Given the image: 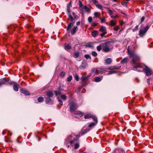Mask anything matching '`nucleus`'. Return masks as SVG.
Listing matches in <instances>:
<instances>
[{
  "label": "nucleus",
  "instance_id": "54",
  "mask_svg": "<svg viewBox=\"0 0 153 153\" xmlns=\"http://www.w3.org/2000/svg\"><path fill=\"white\" fill-rule=\"evenodd\" d=\"M138 26H139V25H137L136 27H135V28L134 29H133L132 30L133 32H134L138 28Z\"/></svg>",
  "mask_w": 153,
  "mask_h": 153
},
{
  "label": "nucleus",
  "instance_id": "12",
  "mask_svg": "<svg viewBox=\"0 0 153 153\" xmlns=\"http://www.w3.org/2000/svg\"><path fill=\"white\" fill-rule=\"evenodd\" d=\"M98 32L96 30H94L93 31L91 32V35L94 37H95L97 36L98 35Z\"/></svg>",
  "mask_w": 153,
  "mask_h": 153
},
{
  "label": "nucleus",
  "instance_id": "41",
  "mask_svg": "<svg viewBox=\"0 0 153 153\" xmlns=\"http://www.w3.org/2000/svg\"><path fill=\"white\" fill-rule=\"evenodd\" d=\"M84 57L86 59H91V58L90 56L88 54H85L84 55Z\"/></svg>",
  "mask_w": 153,
  "mask_h": 153
},
{
  "label": "nucleus",
  "instance_id": "17",
  "mask_svg": "<svg viewBox=\"0 0 153 153\" xmlns=\"http://www.w3.org/2000/svg\"><path fill=\"white\" fill-rule=\"evenodd\" d=\"M92 72L95 73V74H96L97 75L99 74L102 71L101 70H96L95 68L92 69Z\"/></svg>",
  "mask_w": 153,
  "mask_h": 153
},
{
  "label": "nucleus",
  "instance_id": "48",
  "mask_svg": "<svg viewBox=\"0 0 153 153\" xmlns=\"http://www.w3.org/2000/svg\"><path fill=\"white\" fill-rule=\"evenodd\" d=\"M116 72L115 71H109L108 74H111L114 73H116Z\"/></svg>",
  "mask_w": 153,
  "mask_h": 153
},
{
  "label": "nucleus",
  "instance_id": "38",
  "mask_svg": "<svg viewBox=\"0 0 153 153\" xmlns=\"http://www.w3.org/2000/svg\"><path fill=\"white\" fill-rule=\"evenodd\" d=\"M57 100L59 102V104L61 105H63V102L62 100L60 99L59 97L57 98Z\"/></svg>",
  "mask_w": 153,
  "mask_h": 153
},
{
  "label": "nucleus",
  "instance_id": "34",
  "mask_svg": "<svg viewBox=\"0 0 153 153\" xmlns=\"http://www.w3.org/2000/svg\"><path fill=\"white\" fill-rule=\"evenodd\" d=\"M106 9H108V12L109 15L110 16H111V15L113 13V11L112 10H111L109 8L107 7Z\"/></svg>",
  "mask_w": 153,
  "mask_h": 153
},
{
  "label": "nucleus",
  "instance_id": "59",
  "mask_svg": "<svg viewBox=\"0 0 153 153\" xmlns=\"http://www.w3.org/2000/svg\"><path fill=\"white\" fill-rule=\"evenodd\" d=\"M145 19V17L144 16H143L141 18V22L140 24H141L143 22Z\"/></svg>",
  "mask_w": 153,
  "mask_h": 153
},
{
  "label": "nucleus",
  "instance_id": "58",
  "mask_svg": "<svg viewBox=\"0 0 153 153\" xmlns=\"http://www.w3.org/2000/svg\"><path fill=\"white\" fill-rule=\"evenodd\" d=\"M72 14L73 16L75 17V18L77 19L78 18L77 16H76L75 13L74 12H73Z\"/></svg>",
  "mask_w": 153,
  "mask_h": 153
},
{
  "label": "nucleus",
  "instance_id": "4",
  "mask_svg": "<svg viewBox=\"0 0 153 153\" xmlns=\"http://www.w3.org/2000/svg\"><path fill=\"white\" fill-rule=\"evenodd\" d=\"M69 102L70 111L71 112H73L77 109L78 106L76 103L73 101L70 102V100H69Z\"/></svg>",
  "mask_w": 153,
  "mask_h": 153
},
{
  "label": "nucleus",
  "instance_id": "46",
  "mask_svg": "<svg viewBox=\"0 0 153 153\" xmlns=\"http://www.w3.org/2000/svg\"><path fill=\"white\" fill-rule=\"evenodd\" d=\"M94 18L95 19L96 17H98L99 13L98 12H95L94 13Z\"/></svg>",
  "mask_w": 153,
  "mask_h": 153
},
{
  "label": "nucleus",
  "instance_id": "56",
  "mask_svg": "<svg viewBox=\"0 0 153 153\" xmlns=\"http://www.w3.org/2000/svg\"><path fill=\"white\" fill-rule=\"evenodd\" d=\"M105 17H103L101 19V22L102 23H103L105 22Z\"/></svg>",
  "mask_w": 153,
  "mask_h": 153
},
{
  "label": "nucleus",
  "instance_id": "64",
  "mask_svg": "<svg viewBox=\"0 0 153 153\" xmlns=\"http://www.w3.org/2000/svg\"><path fill=\"white\" fill-rule=\"evenodd\" d=\"M81 88H79L78 89V90H79V91H75L76 92V93H78V92H79L81 90Z\"/></svg>",
  "mask_w": 153,
  "mask_h": 153
},
{
  "label": "nucleus",
  "instance_id": "49",
  "mask_svg": "<svg viewBox=\"0 0 153 153\" xmlns=\"http://www.w3.org/2000/svg\"><path fill=\"white\" fill-rule=\"evenodd\" d=\"M107 33V32H102V33H101L100 36L101 37H104L105 35Z\"/></svg>",
  "mask_w": 153,
  "mask_h": 153
},
{
  "label": "nucleus",
  "instance_id": "36",
  "mask_svg": "<svg viewBox=\"0 0 153 153\" xmlns=\"http://www.w3.org/2000/svg\"><path fill=\"white\" fill-rule=\"evenodd\" d=\"M91 118L95 121V123H97L98 122V120L97 117L95 116H93L92 115V117Z\"/></svg>",
  "mask_w": 153,
  "mask_h": 153
},
{
  "label": "nucleus",
  "instance_id": "60",
  "mask_svg": "<svg viewBox=\"0 0 153 153\" xmlns=\"http://www.w3.org/2000/svg\"><path fill=\"white\" fill-rule=\"evenodd\" d=\"M127 4V2L125 1H122L121 2V4L123 5H126Z\"/></svg>",
  "mask_w": 153,
  "mask_h": 153
},
{
  "label": "nucleus",
  "instance_id": "43",
  "mask_svg": "<svg viewBox=\"0 0 153 153\" xmlns=\"http://www.w3.org/2000/svg\"><path fill=\"white\" fill-rule=\"evenodd\" d=\"M89 131V130L88 129H84L83 131H82V135H83V134H85V133L87 132L88 131Z\"/></svg>",
  "mask_w": 153,
  "mask_h": 153
},
{
  "label": "nucleus",
  "instance_id": "32",
  "mask_svg": "<svg viewBox=\"0 0 153 153\" xmlns=\"http://www.w3.org/2000/svg\"><path fill=\"white\" fill-rule=\"evenodd\" d=\"M96 7L98 9L101 10H103V7L102 5L100 4H96Z\"/></svg>",
  "mask_w": 153,
  "mask_h": 153
},
{
  "label": "nucleus",
  "instance_id": "55",
  "mask_svg": "<svg viewBox=\"0 0 153 153\" xmlns=\"http://www.w3.org/2000/svg\"><path fill=\"white\" fill-rule=\"evenodd\" d=\"M92 1L96 5V4H98V1L97 0H92Z\"/></svg>",
  "mask_w": 153,
  "mask_h": 153
},
{
  "label": "nucleus",
  "instance_id": "27",
  "mask_svg": "<svg viewBox=\"0 0 153 153\" xmlns=\"http://www.w3.org/2000/svg\"><path fill=\"white\" fill-rule=\"evenodd\" d=\"M75 114L78 115L80 117H82L83 116V114L79 111H77L76 112Z\"/></svg>",
  "mask_w": 153,
  "mask_h": 153
},
{
  "label": "nucleus",
  "instance_id": "61",
  "mask_svg": "<svg viewBox=\"0 0 153 153\" xmlns=\"http://www.w3.org/2000/svg\"><path fill=\"white\" fill-rule=\"evenodd\" d=\"M97 23H94L92 24V26L93 27H95L97 25Z\"/></svg>",
  "mask_w": 153,
  "mask_h": 153
},
{
  "label": "nucleus",
  "instance_id": "5",
  "mask_svg": "<svg viewBox=\"0 0 153 153\" xmlns=\"http://www.w3.org/2000/svg\"><path fill=\"white\" fill-rule=\"evenodd\" d=\"M150 26L148 25L146 26L144 29H141L139 31V35L140 36H143L146 33Z\"/></svg>",
  "mask_w": 153,
  "mask_h": 153
},
{
  "label": "nucleus",
  "instance_id": "51",
  "mask_svg": "<svg viewBox=\"0 0 153 153\" xmlns=\"http://www.w3.org/2000/svg\"><path fill=\"white\" fill-rule=\"evenodd\" d=\"M119 17L118 15H116L115 16H114L113 15H111V17L112 19H115L117 17Z\"/></svg>",
  "mask_w": 153,
  "mask_h": 153
},
{
  "label": "nucleus",
  "instance_id": "6",
  "mask_svg": "<svg viewBox=\"0 0 153 153\" xmlns=\"http://www.w3.org/2000/svg\"><path fill=\"white\" fill-rule=\"evenodd\" d=\"M79 135H77L76 138H74L73 137L72 139L73 141H75V142H73V145L75 144L74 145V149H77L79 146V145L78 143V138L79 137Z\"/></svg>",
  "mask_w": 153,
  "mask_h": 153
},
{
  "label": "nucleus",
  "instance_id": "24",
  "mask_svg": "<svg viewBox=\"0 0 153 153\" xmlns=\"http://www.w3.org/2000/svg\"><path fill=\"white\" fill-rule=\"evenodd\" d=\"M47 95L48 96V97H51L53 95V94L52 91H48L47 92Z\"/></svg>",
  "mask_w": 153,
  "mask_h": 153
},
{
  "label": "nucleus",
  "instance_id": "35",
  "mask_svg": "<svg viewBox=\"0 0 153 153\" xmlns=\"http://www.w3.org/2000/svg\"><path fill=\"white\" fill-rule=\"evenodd\" d=\"M68 20H70L71 22H72L74 20V19L71 16V14H69L68 15Z\"/></svg>",
  "mask_w": 153,
  "mask_h": 153
},
{
  "label": "nucleus",
  "instance_id": "28",
  "mask_svg": "<svg viewBox=\"0 0 153 153\" xmlns=\"http://www.w3.org/2000/svg\"><path fill=\"white\" fill-rule=\"evenodd\" d=\"M85 46L87 47H88L90 48H93L94 47V46L92 45L91 43H87L85 44Z\"/></svg>",
  "mask_w": 153,
  "mask_h": 153
},
{
  "label": "nucleus",
  "instance_id": "8",
  "mask_svg": "<svg viewBox=\"0 0 153 153\" xmlns=\"http://www.w3.org/2000/svg\"><path fill=\"white\" fill-rule=\"evenodd\" d=\"M46 103L48 104H52L53 102V100H52L50 97H47L45 100Z\"/></svg>",
  "mask_w": 153,
  "mask_h": 153
},
{
  "label": "nucleus",
  "instance_id": "42",
  "mask_svg": "<svg viewBox=\"0 0 153 153\" xmlns=\"http://www.w3.org/2000/svg\"><path fill=\"white\" fill-rule=\"evenodd\" d=\"M72 79V76L71 75L69 76L67 78V81L68 82H70Z\"/></svg>",
  "mask_w": 153,
  "mask_h": 153
},
{
  "label": "nucleus",
  "instance_id": "2",
  "mask_svg": "<svg viewBox=\"0 0 153 153\" xmlns=\"http://www.w3.org/2000/svg\"><path fill=\"white\" fill-rule=\"evenodd\" d=\"M140 59V57L137 55L133 58L132 62L134 65L133 67L134 68H140L143 67V66L139 62Z\"/></svg>",
  "mask_w": 153,
  "mask_h": 153
},
{
  "label": "nucleus",
  "instance_id": "39",
  "mask_svg": "<svg viewBox=\"0 0 153 153\" xmlns=\"http://www.w3.org/2000/svg\"><path fill=\"white\" fill-rule=\"evenodd\" d=\"M97 123H91L89 125V127H92L94 126H95Z\"/></svg>",
  "mask_w": 153,
  "mask_h": 153
},
{
  "label": "nucleus",
  "instance_id": "9",
  "mask_svg": "<svg viewBox=\"0 0 153 153\" xmlns=\"http://www.w3.org/2000/svg\"><path fill=\"white\" fill-rule=\"evenodd\" d=\"M128 53L130 55V57L132 58L136 55L135 54L134 51H130L128 49Z\"/></svg>",
  "mask_w": 153,
  "mask_h": 153
},
{
  "label": "nucleus",
  "instance_id": "52",
  "mask_svg": "<svg viewBox=\"0 0 153 153\" xmlns=\"http://www.w3.org/2000/svg\"><path fill=\"white\" fill-rule=\"evenodd\" d=\"M67 11L68 13V15H69V14H71V10L69 7H67Z\"/></svg>",
  "mask_w": 153,
  "mask_h": 153
},
{
  "label": "nucleus",
  "instance_id": "1",
  "mask_svg": "<svg viewBox=\"0 0 153 153\" xmlns=\"http://www.w3.org/2000/svg\"><path fill=\"white\" fill-rule=\"evenodd\" d=\"M112 42L107 41L105 43L100 44L97 47V50L100 51L102 49V51L108 53L113 48V46L111 44Z\"/></svg>",
  "mask_w": 153,
  "mask_h": 153
},
{
  "label": "nucleus",
  "instance_id": "44",
  "mask_svg": "<svg viewBox=\"0 0 153 153\" xmlns=\"http://www.w3.org/2000/svg\"><path fill=\"white\" fill-rule=\"evenodd\" d=\"M54 93L56 96H57L58 95H60V92L59 91H54Z\"/></svg>",
  "mask_w": 153,
  "mask_h": 153
},
{
  "label": "nucleus",
  "instance_id": "40",
  "mask_svg": "<svg viewBox=\"0 0 153 153\" xmlns=\"http://www.w3.org/2000/svg\"><path fill=\"white\" fill-rule=\"evenodd\" d=\"M92 55L94 57L96 56L97 55V52L95 51H93L91 52Z\"/></svg>",
  "mask_w": 153,
  "mask_h": 153
},
{
  "label": "nucleus",
  "instance_id": "14",
  "mask_svg": "<svg viewBox=\"0 0 153 153\" xmlns=\"http://www.w3.org/2000/svg\"><path fill=\"white\" fill-rule=\"evenodd\" d=\"M129 60L128 57H126L124 58L121 62L120 63L122 64H124L126 63Z\"/></svg>",
  "mask_w": 153,
  "mask_h": 153
},
{
  "label": "nucleus",
  "instance_id": "3",
  "mask_svg": "<svg viewBox=\"0 0 153 153\" xmlns=\"http://www.w3.org/2000/svg\"><path fill=\"white\" fill-rule=\"evenodd\" d=\"M72 138L73 136L72 135H69L66 139L65 144H66L67 148H69V144L72 145L73 142H75V141H73Z\"/></svg>",
  "mask_w": 153,
  "mask_h": 153
},
{
  "label": "nucleus",
  "instance_id": "7",
  "mask_svg": "<svg viewBox=\"0 0 153 153\" xmlns=\"http://www.w3.org/2000/svg\"><path fill=\"white\" fill-rule=\"evenodd\" d=\"M143 71L146 74L147 76H149L152 74V71L146 66L143 69Z\"/></svg>",
  "mask_w": 153,
  "mask_h": 153
},
{
  "label": "nucleus",
  "instance_id": "20",
  "mask_svg": "<svg viewBox=\"0 0 153 153\" xmlns=\"http://www.w3.org/2000/svg\"><path fill=\"white\" fill-rule=\"evenodd\" d=\"M86 64L85 63L82 62L79 66V68L81 69H84L86 68Z\"/></svg>",
  "mask_w": 153,
  "mask_h": 153
},
{
  "label": "nucleus",
  "instance_id": "13",
  "mask_svg": "<svg viewBox=\"0 0 153 153\" xmlns=\"http://www.w3.org/2000/svg\"><path fill=\"white\" fill-rule=\"evenodd\" d=\"M20 92L21 93L24 94L25 95H30V94L29 92L26 90L23 89H20Z\"/></svg>",
  "mask_w": 153,
  "mask_h": 153
},
{
  "label": "nucleus",
  "instance_id": "33",
  "mask_svg": "<svg viewBox=\"0 0 153 153\" xmlns=\"http://www.w3.org/2000/svg\"><path fill=\"white\" fill-rule=\"evenodd\" d=\"M121 66H111L110 69H120Z\"/></svg>",
  "mask_w": 153,
  "mask_h": 153
},
{
  "label": "nucleus",
  "instance_id": "23",
  "mask_svg": "<svg viewBox=\"0 0 153 153\" xmlns=\"http://www.w3.org/2000/svg\"><path fill=\"white\" fill-rule=\"evenodd\" d=\"M13 90L16 91H17L19 90L18 85L17 84H16L14 85L13 86Z\"/></svg>",
  "mask_w": 153,
  "mask_h": 153
},
{
  "label": "nucleus",
  "instance_id": "63",
  "mask_svg": "<svg viewBox=\"0 0 153 153\" xmlns=\"http://www.w3.org/2000/svg\"><path fill=\"white\" fill-rule=\"evenodd\" d=\"M71 6H72V5H71V2H70L68 4V7H69V8H70V7H71Z\"/></svg>",
  "mask_w": 153,
  "mask_h": 153
},
{
  "label": "nucleus",
  "instance_id": "11",
  "mask_svg": "<svg viewBox=\"0 0 153 153\" xmlns=\"http://www.w3.org/2000/svg\"><path fill=\"white\" fill-rule=\"evenodd\" d=\"M7 82L6 78H4L0 79V86L5 84Z\"/></svg>",
  "mask_w": 153,
  "mask_h": 153
},
{
  "label": "nucleus",
  "instance_id": "22",
  "mask_svg": "<svg viewBox=\"0 0 153 153\" xmlns=\"http://www.w3.org/2000/svg\"><path fill=\"white\" fill-rule=\"evenodd\" d=\"M79 52H75L74 53V57L75 58H78L79 55Z\"/></svg>",
  "mask_w": 153,
  "mask_h": 153
},
{
  "label": "nucleus",
  "instance_id": "21",
  "mask_svg": "<svg viewBox=\"0 0 153 153\" xmlns=\"http://www.w3.org/2000/svg\"><path fill=\"white\" fill-rule=\"evenodd\" d=\"M117 24V21H114L111 20L110 22V25L112 26H115Z\"/></svg>",
  "mask_w": 153,
  "mask_h": 153
},
{
  "label": "nucleus",
  "instance_id": "57",
  "mask_svg": "<svg viewBox=\"0 0 153 153\" xmlns=\"http://www.w3.org/2000/svg\"><path fill=\"white\" fill-rule=\"evenodd\" d=\"M84 5L83 4L82 2L79 1V7L81 8Z\"/></svg>",
  "mask_w": 153,
  "mask_h": 153
},
{
  "label": "nucleus",
  "instance_id": "37",
  "mask_svg": "<svg viewBox=\"0 0 153 153\" xmlns=\"http://www.w3.org/2000/svg\"><path fill=\"white\" fill-rule=\"evenodd\" d=\"M61 98L62 99L65 100L67 98V97L65 94H62L61 95Z\"/></svg>",
  "mask_w": 153,
  "mask_h": 153
},
{
  "label": "nucleus",
  "instance_id": "26",
  "mask_svg": "<svg viewBox=\"0 0 153 153\" xmlns=\"http://www.w3.org/2000/svg\"><path fill=\"white\" fill-rule=\"evenodd\" d=\"M64 48L65 50L68 51L71 48V46L69 45H65Z\"/></svg>",
  "mask_w": 153,
  "mask_h": 153
},
{
  "label": "nucleus",
  "instance_id": "45",
  "mask_svg": "<svg viewBox=\"0 0 153 153\" xmlns=\"http://www.w3.org/2000/svg\"><path fill=\"white\" fill-rule=\"evenodd\" d=\"M74 78L76 79V80L77 81H78L79 80V77L76 74L74 76Z\"/></svg>",
  "mask_w": 153,
  "mask_h": 153
},
{
  "label": "nucleus",
  "instance_id": "29",
  "mask_svg": "<svg viewBox=\"0 0 153 153\" xmlns=\"http://www.w3.org/2000/svg\"><path fill=\"white\" fill-rule=\"evenodd\" d=\"M92 114H88L84 116V118L85 119H89L92 117Z\"/></svg>",
  "mask_w": 153,
  "mask_h": 153
},
{
  "label": "nucleus",
  "instance_id": "19",
  "mask_svg": "<svg viewBox=\"0 0 153 153\" xmlns=\"http://www.w3.org/2000/svg\"><path fill=\"white\" fill-rule=\"evenodd\" d=\"M102 79V76L101 77H96L95 78L94 81L96 82L100 81Z\"/></svg>",
  "mask_w": 153,
  "mask_h": 153
},
{
  "label": "nucleus",
  "instance_id": "18",
  "mask_svg": "<svg viewBox=\"0 0 153 153\" xmlns=\"http://www.w3.org/2000/svg\"><path fill=\"white\" fill-rule=\"evenodd\" d=\"M99 30L100 31L102 32H107L106 27L103 26H102L100 27Z\"/></svg>",
  "mask_w": 153,
  "mask_h": 153
},
{
  "label": "nucleus",
  "instance_id": "31",
  "mask_svg": "<svg viewBox=\"0 0 153 153\" xmlns=\"http://www.w3.org/2000/svg\"><path fill=\"white\" fill-rule=\"evenodd\" d=\"M88 77L82 76L81 77V79L82 82H84L88 79Z\"/></svg>",
  "mask_w": 153,
  "mask_h": 153
},
{
  "label": "nucleus",
  "instance_id": "50",
  "mask_svg": "<svg viewBox=\"0 0 153 153\" xmlns=\"http://www.w3.org/2000/svg\"><path fill=\"white\" fill-rule=\"evenodd\" d=\"M92 20V17L90 16L88 18V21L89 23H90Z\"/></svg>",
  "mask_w": 153,
  "mask_h": 153
},
{
  "label": "nucleus",
  "instance_id": "15",
  "mask_svg": "<svg viewBox=\"0 0 153 153\" xmlns=\"http://www.w3.org/2000/svg\"><path fill=\"white\" fill-rule=\"evenodd\" d=\"M78 30V27L77 26H74L71 30V33L72 35H73L76 32V31Z\"/></svg>",
  "mask_w": 153,
  "mask_h": 153
},
{
  "label": "nucleus",
  "instance_id": "62",
  "mask_svg": "<svg viewBox=\"0 0 153 153\" xmlns=\"http://www.w3.org/2000/svg\"><path fill=\"white\" fill-rule=\"evenodd\" d=\"M12 132L10 131H8V135L11 136L12 135Z\"/></svg>",
  "mask_w": 153,
  "mask_h": 153
},
{
  "label": "nucleus",
  "instance_id": "30",
  "mask_svg": "<svg viewBox=\"0 0 153 153\" xmlns=\"http://www.w3.org/2000/svg\"><path fill=\"white\" fill-rule=\"evenodd\" d=\"M44 100V98L43 97H40L38 98V101L39 102H41Z\"/></svg>",
  "mask_w": 153,
  "mask_h": 153
},
{
  "label": "nucleus",
  "instance_id": "25",
  "mask_svg": "<svg viewBox=\"0 0 153 153\" xmlns=\"http://www.w3.org/2000/svg\"><path fill=\"white\" fill-rule=\"evenodd\" d=\"M74 24V22H71L68 25L67 27V30L68 31L71 29V25H73Z\"/></svg>",
  "mask_w": 153,
  "mask_h": 153
},
{
  "label": "nucleus",
  "instance_id": "47",
  "mask_svg": "<svg viewBox=\"0 0 153 153\" xmlns=\"http://www.w3.org/2000/svg\"><path fill=\"white\" fill-rule=\"evenodd\" d=\"M119 26H117L116 27H114V30L116 31H117L118 30H119Z\"/></svg>",
  "mask_w": 153,
  "mask_h": 153
},
{
  "label": "nucleus",
  "instance_id": "10",
  "mask_svg": "<svg viewBox=\"0 0 153 153\" xmlns=\"http://www.w3.org/2000/svg\"><path fill=\"white\" fill-rule=\"evenodd\" d=\"M81 10L82 11L85 10L86 12H90V9L88 7L86 6L85 5H84L81 8Z\"/></svg>",
  "mask_w": 153,
  "mask_h": 153
},
{
  "label": "nucleus",
  "instance_id": "16",
  "mask_svg": "<svg viewBox=\"0 0 153 153\" xmlns=\"http://www.w3.org/2000/svg\"><path fill=\"white\" fill-rule=\"evenodd\" d=\"M112 59L110 58H108L105 60V62L106 64H109L112 62Z\"/></svg>",
  "mask_w": 153,
  "mask_h": 153
},
{
  "label": "nucleus",
  "instance_id": "53",
  "mask_svg": "<svg viewBox=\"0 0 153 153\" xmlns=\"http://www.w3.org/2000/svg\"><path fill=\"white\" fill-rule=\"evenodd\" d=\"M60 75L61 76L63 77L65 75V73L63 72H61Z\"/></svg>",
  "mask_w": 153,
  "mask_h": 153
}]
</instances>
